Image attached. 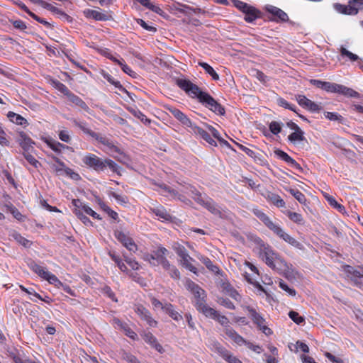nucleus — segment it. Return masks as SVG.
Segmentation results:
<instances>
[{"mask_svg":"<svg viewBox=\"0 0 363 363\" xmlns=\"http://www.w3.org/2000/svg\"><path fill=\"white\" fill-rule=\"evenodd\" d=\"M169 251L167 248L160 245L157 248L153 250V256H155V262L156 266L161 265L162 267L164 266L169 267V261L166 257Z\"/></svg>","mask_w":363,"mask_h":363,"instance_id":"14","label":"nucleus"},{"mask_svg":"<svg viewBox=\"0 0 363 363\" xmlns=\"http://www.w3.org/2000/svg\"><path fill=\"white\" fill-rule=\"evenodd\" d=\"M53 85L55 89H57L59 91L62 93L67 97L72 93L69 89L63 83L60 82L58 80L53 81Z\"/></svg>","mask_w":363,"mask_h":363,"instance_id":"47","label":"nucleus"},{"mask_svg":"<svg viewBox=\"0 0 363 363\" xmlns=\"http://www.w3.org/2000/svg\"><path fill=\"white\" fill-rule=\"evenodd\" d=\"M274 154L278 158L284 161L292 168L299 171L302 169L301 165L284 151L277 149L274 150Z\"/></svg>","mask_w":363,"mask_h":363,"instance_id":"16","label":"nucleus"},{"mask_svg":"<svg viewBox=\"0 0 363 363\" xmlns=\"http://www.w3.org/2000/svg\"><path fill=\"white\" fill-rule=\"evenodd\" d=\"M87 18L94 19L96 21H109L112 18L111 15L108 12H102L101 11L87 9L84 11Z\"/></svg>","mask_w":363,"mask_h":363,"instance_id":"17","label":"nucleus"},{"mask_svg":"<svg viewBox=\"0 0 363 363\" xmlns=\"http://www.w3.org/2000/svg\"><path fill=\"white\" fill-rule=\"evenodd\" d=\"M116 239L130 252L135 253L138 250V245L133 240L122 231H115Z\"/></svg>","mask_w":363,"mask_h":363,"instance_id":"10","label":"nucleus"},{"mask_svg":"<svg viewBox=\"0 0 363 363\" xmlns=\"http://www.w3.org/2000/svg\"><path fill=\"white\" fill-rule=\"evenodd\" d=\"M197 258L206 267V268L217 274H219V268L217 265L214 264L213 262L207 257L203 255L197 256Z\"/></svg>","mask_w":363,"mask_h":363,"instance_id":"30","label":"nucleus"},{"mask_svg":"<svg viewBox=\"0 0 363 363\" xmlns=\"http://www.w3.org/2000/svg\"><path fill=\"white\" fill-rule=\"evenodd\" d=\"M163 269L168 272V274L172 279H180L179 271L175 266L171 264L169 262V267L164 266L163 267Z\"/></svg>","mask_w":363,"mask_h":363,"instance_id":"44","label":"nucleus"},{"mask_svg":"<svg viewBox=\"0 0 363 363\" xmlns=\"http://www.w3.org/2000/svg\"><path fill=\"white\" fill-rule=\"evenodd\" d=\"M267 199L278 208L284 207L286 205L285 201L278 194H269L267 196Z\"/></svg>","mask_w":363,"mask_h":363,"instance_id":"39","label":"nucleus"},{"mask_svg":"<svg viewBox=\"0 0 363 363\" xmlns=\"http://www.w3.org/2000/svg\"><path fill=\"white\" fill-rule=\"evenodd\" d=\"M304 108H306L311 112H319L322 108L319 104L308 99Z\"/></svg>","mask_w":363,"mask_h":363,"instance_id":"60","label":"nucleus"},{"mask_svg":"<svg viewBox=\"0 0 363 363\" xmlns=\"http://www.w3.org/2000/svg\"><path fill=\"white\" fill-rule=\"evenodd\" d=\"M284 213L289 217V218L293 221L294 223L298 224V225H303L304 224V220L303 216L298 213L292 212L290 211H284Z\"/></svg>","mask_w":363,"mask_h":363,"instance_id":"40","label":"nucleus"},{"mask_svg":"<svg viewBox=\"0 0 363 363\" xmlns=\"http://www.w3.org/2000/svg\"><path fill=\"white\" fill-rule=\"evenodd\" d=\"M67 99L71 103H72L75 106L81 108L86 112L89 113V111H90L89 107L86 105V104L80 97L75 95L74 93L72 92L69 95Z\"/></svg>","mask_w":363,"mask_h":363,"instance_id":"25","label":"nucleus"},{"mask_svg":"<svg viewBox=\"0 0 363 363\" xmlns=\"http://www.w3.org/2000/svg\"><path fill=\"white\" fill-rule=\"evenodd\" d=\"M176 84L191 99H196L204 107L217 115L223 116L225 108L208 93L203 91L196 84L186 78H177Z\"/></svg>","mask_w":363,"mask_h":363,"instance_id":"1","label":"nucleus"},{"mask_svg":"<svg viewBox=\"0 0 363 363\" xmlns=\"http://www.w3.org/2000/svg\"><path fill=\"white\" fill-rule=\"evenodd\" d=\"M119 65L121 67L122 70L133 78L137 77V73L131 69L125 62H120Z\"/></svg>","mask_w":363,"mask_h":363,"instance_id":"62","label":"nucleus"},{"mask_svg":"<svg viewBox=\"0 0 363 363\" xmlns=\"http://www.w3.org/2000/svg\"><path fill=\"white\" fill-rule=\"evenodd\" d=\"M337 93L340 94H342L347 97L350 98H359V94L355 90L343 86L342 84H338Z\"/></svg>","mask_w":363,"mask_h":363,"instance_id":"27","label":"nucleus"},{"mask_svg":"<svg viewBox=\"0 0 363 363\" xmlns=\"http://www.w3.org/2000/svg\"><path fill=\"white\" fill-rule=\"evenodd\" d=\"M258 255L259 257L264 261L268 267L279 274H284L286 277H288L286 274L291 269L292 265L287 264L269 245L260 240V242H258Z\"/></svg>","mask_w":363,"mask_h":363,"instance_id":"2","label":"nucleus"},{"mask_svg":"<svg viewBox=\"0 0 363 363\" xmlns=\"http://www.w3.org/2000/svg\"><path fill=\"white\" fill-rule=\"evenodd\" d=\"M277 104L281 106L284 107L286 109H289L295 113H297L296 111V107L295 105L289 104L286 100L281 97H279L277 100Z\"/></svg>","mask_w":363,"mask_h":363,"instance_id":"48","label":"nucleus"},{"mask_svg":"<svg viewBox=\"0 0 363 363\" xmlns=\"http://www.w3.org/2000/svg\"><path fill=\"white\" fill-rule=\"evenodd\" d=\"M289 318L296 324H301L305 321V319L303 317L299 315V314L294 311H291L289 313Z\"/></svg>","mask_w":363,"mask_h":363,"instance_id":"58","label":"nucleus"},{"mask_svg":"<svg viewBox=\"0 0 363 363\" xmlns=\"http://www.w3.org/2000/svg\"><path fill=\"white\" fill-rule=\"evenodd\" d=\"M125 262L131 267L133 270H138L139 269V263L134 258H131L125 255H123Z\"/></svg>","mask_w":363,"mask_h":363,"instance_id":"59","label":"nucleus"},{"mask_svg":"<svg viewBox=\"0 0 363 363\" xmlns=\"http://www.w3.org/2000/svg\"><path fill=\"white\" fill-rule=\"evenodd\" d=\"M26 263L30 270L38 274L40 278L48 281L50 284H54L56 286L62 285V282L55 274L48 271L45 267L37 264L32 259H28Z\"/></svg>","mask_w":363,"mask_h":363,"instance_id":"4","label":"nucleus"},{"mask_svg":"<svg viewBox=\"0 0 363 363\" xmlns=\"http://www.w3.org/2000/svg\"><path fill=\"white\" fill-rule=\"evenodd\" d=\"M245 308L248 312L253 323L255 324L257 327L262 326V323H265V319L259 313L257 312L255 308L252 306H247Z\"/></svg>","mask_w":363,"mask_h":363,"instance_id":"22","label":"nucleus"},{"mask_svg":"<svg viewBox=\"0 0 363 363\" xmlns=\"http://www.w3.org/2000/svg\"><path fill=\"white\" fill-rule=\"evenodd\" d=\"M333 6L339 13L354 16L363 10V0H349L347 5L335 3Z\"/></svg>","mask_w":363,"mask_h":363,"instance_id":"6","label":"nucleus"},{"mask_svg":"<svg viewBox=\"0 0 363 363\" xmlns=\"http://www.w3.org/2000/svg\"><path fill=\"white\" fill-rule=\"evenodd\" d=\"M198 64L200 67H201L205 70V72L207 74H208L212 77V79L213 80L218 81L219 79V75L218 74V73L208 63L203 62H199Z\"/></svg>","mask_w":363,"mask_h":363,"instance_id":"38","label":"nucleus"},{"mask_svg":"<svg viewBox=\"0 0 363 363\" xmlns=\"http://www.w3.org/2000/svg\"><path fill=\"white\" fill-rule=\"evenodd\" d=\"M177 120H178L183 126L190 128L191 130H192L194 128V126L196 125V124H194L191 121V119L183 112L181 113V114L178 116Z\"/></svg>","mask_w":363,"mask_h":363,"instance_id":"42","label":"nucleus"},{"mask_svg":"<svg viewBox=\"0 0 363 363\" xmlns=\"http://www.w3.org/2000/svg\"><path fill=\"white\" fill-rule=\"evenodd\" d=\"M186 287L194 295L196 299L194 306L198 311L200 312L199 307H198L199 303H203L205 306H208L206 303V292L197 284L188 279L186 282Z\"/></svg>","mask_w":363,"mask_h":363,"instance_id":"8","label":"nucleus"},{"mask_svg":"<svg viewBox=\"0 0 363 363\" xmlns=\"http://www.w3.org/2000/svg\"><path fill=\"white\" fill-rule=\"evenodd\" d=\"M102 76L104 79H106L110 84L113 85L115 87L118 88L119 90L127 92L125 89L122 86L121 82L116 79H115L111 74L107 72H103Z\"/></svg>","mask_w":363,"mask_h":363,"instance_id":"41","label":"nucleus"},{"mask_svg":"<svg viewBox=\"0 0 363 363\" xmlns=\"http://www.w3.org/2000/svg\"><path fill=\"white\" fill-rule=\"evenodd\" d=\"M337 86H338V84L325 82V84H323V90L330 93H337Z\"/></svg>","mask_w":363,"mask_h":363,"instance_id":"61","label":"nucleus"},{"mask_svg":"<svg viewBox=\"0 0 363 363\" xmlns=\"http://www.w3.org/2000/svg\"><path fill=\"white\" fill-rule=\"evenodd\" d=\"M47 144L53 151L59 154L61 153L62 150L65 149L72 150L71 147L63 145L55 140L48 141Z\"/></svg>","mask_w":363,"mask_h":363,"instance_id":"35","label":"nucleus"},{"mask_svg":"<svg viewBox=\"0 0 363 363\" xmlns=\"http://www.w3.org/2000/svg\"><path fill=\"white\" fill-rule=\"evenodd\" d=\"M253 213L269 229L272 230L277 223H274L270 218L258 208H252Z\"/></svg>","mask_w":363,"mask_h":363,"instance_id":"18","label":"nucleus"},{"mask_svg":"<svg viewBox=\"0 0 363 363\" xmlns=\"http://www.w3.org/2000/svg\"><path fill=\"white\" fill-rule=\"evenodd\" d=\"M23 156L26 161L31 164L33 167L38 168L40 163L28 152H23Z\"/></svg>","mask_w":363,"mask_h":363,"instance_id":"56","label":"nucleus"},{"mask_svg":"<svg viewBox=\"0 0 363 363\" xmlns=\"http://www.w3.org/2000/svg\"><path fill=\"white\" fill-rule=\"evenodd\" d=\"M267 11L277 18L276 21L279 20L282 22H286L289 20L286 13L276 6H268Z\"/></svg>","mask_w":363,"mask_h":363,"instance_id":"20","label":"nucleus"},{"mask_svg":"<svg viewBox=\"0 0 363 363\" xmlns=\"http://www.w3.org/2000/svg\"><path fill=\"white\" fill-rule=\"evenodd\" d=\"M303 135V131L301 128H298V130H295L291 134H290L288 136V139L291 143L295 144L296 142H300L305 140V137Z\"/></svg>","mask_w":363,"mask_h":363,"instance_id":"37","label":"nucleus"},{"mask_svg":"<svg viewBox=\"0 0 363 363\" xmlns=\"http://www.w3.org/2000/svg\"><path fill=\"white\" fill-rule=\"evenodd\" d=\"M324 116L326 118H328L330 121H337L340 123H343L344 122V118L335 112H328L326 111L324 113Z\"/></svg>","mask_w":363,"mask_h":363,"instance_id":"49","label":"nucleus"},{"mask_svg":"<svg viewBox=\"0 0 363 363\" xmlns=\"http://www.w3.org/2000/svg\"><path fill=\"white\" fill-rule=\"evenodd\" d=\"M235 343L238 345L241 346L245 345L246 341L241 335H240L234 329L228 328L226 330V334Z\"/></svg>","mask_w":363,"mask_h":363,"instance_id":"26","label":"nucleus"},{"mask_svg":"<svg viewBox=\"0 0 363 363\" xmlns=\"http://www.w3.org/2000/svg\"><path fill=\"white\" fill-rule=\"evenodd\" d=\"M83 163L96 172H104L108 167L113 172H118L119 166L111 159L103 160L94 154L89 153L82 158Z\"/></svg>","mask_w":363,"mask_h":363,"instance_id":"3","label":"nucleus"},{"mask_svg":"<svg viewBox=\"0 0 363 363\" xmlns=\"http://www.w3.org/2000/svg\"><path fill=\"white\" fill-rule=\"evenodd\" d=\"M279 286L291 296H295L296 294V290L293 288H290L282 279L279 281Z\"/></svg>","mask_w":363,"mask_h":363,"instance_id":"50","label":"nucleus"},{"mask_svg":"<svg viewBox=\"0 0 363 363\" xmlns=\"http://www.w3.org/2000/svg\"><path fill=\"white\" fill-rule=\"evenodd\" d=\"M191 131L194 134L199 135L202 139H203L205 141H206L209 145H211L212 146L217 145L216 142L211 136V135L206 130H204L202 128H201L200 127L197 126L196 125L195 126H194V128L191 130Z\"/></svg>","mask_w":363,"mask_h":363,"instance_id":"19","label":"nucleus"},{"mask_svg":"<svg viewBox=\"0 0 363 363\" xmlns=\"http://www.w3.org/2000/svg\"><path fill=\"white\" fill-rule=\"evenodd\" d=\"M208 130L211 132L212 135L216 138L221 145H223L226 147H230V145L228 141L220 138L219 132L212 125H207Z\"/></svg>","mask_w":363,"mask_h":363,"instance_id":"45","label":"nucleus"},{"mask_svg":"<svg viewBox=\"0 0 363 363\" xmlns=\"http://www.w3.org/2000/svg\"><path fill=\"white\" fill-rule=\"evenodd\" d=\"M164 312L167 313L173 320L179 321L182 320V315L174 309V307L171 303L164 304Z\"/></svg>","mask_w":363,"mask_h":363,"instance_id":"32","label":"nucleus"},{"mask_svg":"<svg viewBox=\"0 0 363 363\" xmlns=\"http://www.w3.org/2000/svg\"><path fill=\"white\" fill-rule=\"evenodd\" d=\"M182 191L187 194H191L192 199L196 203L198 202L197 198L202 199L203 196L194 186L191 184L184 186V189H182Z\"/></svg>","mask_w":363,"mask_h":363,"instance_id":"31","label":"nucleus"},{"mask_svg":"<svg viewBox=\"0 0 363 363\" xmlns=\"http://www.w3.org/2000/svg\"><path fill=\"white\" fill-rule=\"evenodd\" d=\"M12 237L16 242L25 247H30L31 245V242L30 240L23 237L20 233L17 232H13Z\"/></svg>","mask_w":363,"mask_h":363,"instance_id":"46","label":"nucleus"},{"mask_svg":"<svg viewBox=\"0 0 363 363\" xmlns=\"http://www.w3.org/2000/svg\"><path fill=\"white\" fill-rule=\"evenodd\" d=\"M200 313H203L206 317L216 320L222 326L225 328V333L226 334V330L228 328H232L230 326V321L228 318L223 315H220L214 308L209 306H205L203 303H199Z\"/></svg>","mask_w":363,"mask_h":363,"instance_id":"7","label":"nucleus"},{"mask_svg":"<svg viewBox=\"0 0 363 363\" xmlns=\"http://www.w3.org/2000/svg\"><path fill=\"white\" fill-rule=\"evenodd\" d=\"M340 53L342 56H347L351 61H356L359 59L357 55L351 52L343 47L340 49Z\"/></svg>","mask_w":363,"mask_h":363,"instance_id":"63","label":"nucleus"},{"mask_svg":"<svg viewBox=\"0 0 363 363\" xmlns=\"http://www.w3.org/2000/svg\"><path fill=\"white\" fill-rule=\"evenodd\" d=\"M223 357L228 363H242L238 358L233 356L228 350H225L223 352Z\"/></svg>","mask_w":363,"mask_h":363,"instance_id":"55","label":"nucleus"},{"mask_svg":"<svg viewBox=\"0 0 363 363\" xmlns=\"http://www.w3.org/2000/svg\"><path fill=\"white\" fill-rule=\"evenodd\" d=\"M42 7H43L44 9H46L48 11H52L53 13H57V14H60L62 16H65V17L68 16L64 11H62L60 9H58V8H57V7L52 6V4H50L49 3H47L45 1H44V3L43 4V6Z\"/></svg>","mask_w":363,"mask_h":363,"instance_id":"52","label":"nucleus"},{"mask_svg":"<svg viewBox=\"0 0 363 363\" xmlns=\"http://www.w3.org/2000/svg\"><path fill=\"white\" fill-rule=\"evenodd\" d=\"M137 2L157 14L161 15L163 13L162 9L160 6L155 5L151 0H138Z\"/></svg>","mask_w":363,"mask_h":363,"instance_id":"34","label":"nucleus"},{"mask_svg":"<svg viewBox=\"0 0 363 363\" xmlns=\"http://www.w3.org/2000/svg\"><path fill=\"white\" fill-rule=\"evenodd\" d=\"M135 311L137 313V314L141 318V319L146 321V323L150 327L157 326V322L154 318H152L150 311L147 309H146L143 306H136Z\"/></svg>","mask_w":363,"mask_h":363,"instance_id":"15","label":"nucleus"},{"mask_svg":"<svg viewBox=\"0 0 363 363\" xmlns=\"http://www.w3.org/2000/svg\"><path fill=\"white\" fill-rule=\"evenodd\" d=\"M289 192L301 203H304L306 201L305 195L298 189H291Z\"/></svg>","mask_w":363,"mask_h":363,"instance_id":"51","label":"nucleus"},{"mask_svg":"<svg viewBox=\"0 0 363 363\" xmlns=\"http://www.w3.org/2000/svg\"><path fill=\"white\" fill-rule=\"evenodd\" d=\"M127 110L144 124H150L151 121L135 106H129Z\"/></svg>","mask_w":363,"mask_h":363,"instance_id":"29","label":"nucleus"},{"mask_svg":"<svg viewBox=\"0 0 363 363\" xmlns=\"http://www.w3.org/2000/svg\"><path fill=\"white\" fill-rule=\"evenodd\" d=\"M152 212L160 219L165 221H170L172 219L171 214L162 206L151 208Z\"/></svg>","mask_w":363,"mask_h":363,"instance_id":"21","label":"nucleus"},{"mask_svg":"<svg viewBox=\"0 0 363 363\" xmlns=\"http://www.w3.org/2000/svg\"><path fill=\"white\" fill-rule=\"evenodd\" d=\"M337 93L340 94H342L347 97L350 98H359V94L355 90L343 86L342 84H338Z\"/></svg>","mask_w":363,"mask_h":363,"instance_id":"28","label":"nucleus"},{"mask_svg":"<svg viewBox=\"0 0 363 363\" xmlns=\"http://www.w3.org/2000/svg\"><path fill=\"white\" fill-rule=\"evenodd\" d=\"M220 305H222L223 306L225 307L226 308H228V309H235V305L233 304V303L228 298H220L218 299V301Z\"/></svg>","mask_w":363,"mask_h":363,"instance_id":"64","label":"nucleus"},{"mask_svg":"<svg viewBox=\"0 0 363 363\" xmlns=\"http://www.w3.org/2000/svg\"><path fill=\"white\" fill-rule=\"evenodd\" d=\"M7 117L9 118V120L12 123H16L17 125H24V126L28 125V121L25 118H23L21 115L17 114L14 112L9 111L7 114Z\"/></svg>","mask_w":363,"mask_h":363,"instance_id":"33","label":"nucleus"},{"mask_svg":"<svg viewBox=\"0 0 363 363\" xmlns=\"http://www.w3.org/2000/svg\"><path fill=\"white\" fill-rule=\"evenodd\" d=\"M197 203L203 206L208 211H209L211 213L220 216L221 211L220 210L219 206L216 203V202L209 196L206 195H203L202 199H199Z\"/></svg>","mask_w":363,"mask_h":363,"instance_id":"11","label":"nucleus"},{"mask_svg":"<svg viewBox=\"0 0 363 363\" xmlns=\"http://www.w3.org/2000/svg\"><path fill=\"white\" fill-rule=\"evenodd\" d=\"M223 291L231 298L235 300H238L240 298L238 291L229 284H223Z\"/></svg>","mask_w":363,"mask_h":363,"instance_id":"43","label":"nucleus"},{"mask_svg":"<svg viewBox=\"0 0 363 363\" xmlns=\"http://www.w3.org/2000/svg\"><path fill=\"white\" fill-rule=\"evenodd\" d=\"M281 122L278 121H272L269 125V130L274 135H278L281 131Z\"/></svg>","mask_w":363,"mask_h":363,"instance_id":"54","label":"nucleus"},{"mask_svg":"<svg viewBox=\"0 0 363 363\" xmlns=\"http://www.w3.org/2000/svg\"><path fill=\"white\" fill-rule=\"evenodd\" d=\"M50 157L53 160V161H55L57 163L51 165L52 169L56 172L57 174H62L64 172L66 174L70 175L72 178L79 177V174L74 173L70 168L66 167L65 164L58 157L54 155H52Z\"/></svg>","mask_w":363,"mask_h":363,"instance_id":"12","label":"nucleus"},{"mask_svg":"<svg viewBox=\"0 0 363 363\" xmlns=\"http://www.w3.org/2000/svg\"><path fill=\"white\" fill-rule=\"evenodd\" d=\"M172 247L179 257L188 253L186 249L182 245L178 242L174 243Z\"/></svg>","mask_w":363,"mask_h":363,"instance_id":"57","label":"nucleus"},{"mask_svg":"<svg viewBox=\"0 0 363 363\" xmlns=\"http://www.w3.org/2000/svg\"><path fill=\"white\" fill-rule=\"evenodd\" d=\"M72 204L74 206V213L76 215V211L79 209L82 213H84L86 208L87 207V204L84 203L79 199H73Z\"/></svg>","mask_w":363,"mask_h":363,"instance_id":"53","label":"nucleus"},{"mask_svg":"<svg viewBox=\"0 0 363 363\" xmlns=\"http://www.w3.org/2000/svg\"><path fill=\"white\" fill-rule=\"evenodd\" d=\"M272 231L277 235L279 238L284 240L286 242L289 243L291 246L299 249L303 250V245L296 240L294 238L286 233L284 229L278 224H276L274 228L272 230Z\"/></svg>","mask_w":363,"mask_h":363,"instance_id":"9","label":"nucleus"},{"mask_svg":"<svg viewBox=\"0 0 363 363\" xmlns=\"http://www.w3.org/2000/svg\"><path fill=\"white\" fill-rule=\"evenodd\" d=\"M194 261V259L190 257L189 253L180 257L179 263L180 264L193 272L195 274H197V269L191 264V262Z\"/></svg>","mask_w":363,"mask_h":363,"instance_id":"23","label":"nucleus"},{"mask_svg":"<svg viewBox=\"0 0 363 363\" xmlns=\"http://www.w3.org/2000/svg\"><path fill=\"white\" fill-rule=\"evenodd\" d=\"M161 189V194L165 196H169L174 199H178L185 203H191V201L188 199L185 196L179 194L177 191L172 189L170 186L166 184H161L160 186Z\"/></svg>","mask_w":363,"mask_h":363,"instance_id":"13","label":"nucleus"},{"mask_svg":"<svg viewBox=\"0 0 363 363\" xmlns=\"http://www.w3.org/2000/svg\"><path fill=\"white\" fill-rule=\"evenodd\" d=\"M73 123L74 124V125H76L77 127L80 128L83 131L84 133L89 135L91 138L96 139L101 144L109 147L111 150H113L116 152H120V150L116 146H115L112 143V142L110 141L108 138L103 137V136H100L98 133L91 130L89 128V126L86 122L79 121L74 119V120H73Z\"/></svg>","mask_w":363,"mask_h":363,"instance_id":"5","label":"nucleus"},{"mask_svg":"<svg viewBox=\"0 0 363 363\" xmlns=\"http://www.w3.org/2000/svg\"><path fill=\"white\" fill-rule=\"evenodd\" d=\"M18 142L25 152H28L30 149L33 148L32 145L33 144V142L29 137L26 135V133L23 132L20 133Z\"/></svg>","mask_w":363,"mask_h":363,"instance_id":"24","label":"nucleus"},{"mask_svg":"<svg viewBox=\"0 0 363 363\" xmlns=\"http://www.w3.org/2000/svg\"><path fill=\"white\" fill-rule=\"evenodd\" d=\"M245 20L248 23H252L255 20L259 18V11L253 6L250 8L245 13Z\"/></svg>","mask_w":363,"mask_h":363,"instance_id":"36","label":"nucleus"}]
</instances>
